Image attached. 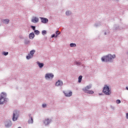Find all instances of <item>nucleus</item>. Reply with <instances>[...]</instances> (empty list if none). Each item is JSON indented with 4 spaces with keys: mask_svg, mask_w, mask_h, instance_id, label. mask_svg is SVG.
<instances>
[{
    "mask_svg": "<svg viewBox=\"0 0 128 128\" xmlns=\"http://www.w3.org/2000/svg\"><path fill=\"white\" fill-rule=\"evenodd\" d=\"M114 58H116V55L108 54V55L102 57V62H110L112 60H114Z\"/></svg>",
    "mask_w": 128,
    "mask_h": 128,
    "instance_id": "obj_1",
    "label": "nucleus"
},
{
    "mask_svg": "<svg viewBox=\"0 0 128 128\" xmlns=\"http://www.w3.org/2000/svg\"><path fill=\"white\" fill-rule=\"evenodd\" d=\"M103 92L106 96H110L112 94L110 87L106 85H105L103 88Z\"/></svg>",
    "mask_w": 128,
    "mask_h": 128,
    "instance_id": "obj_2",
    "label": "nucleus"
},
{
    "mask_svg": "<svg viewBox=\"0 0 128 128\" xmlns=\"http://www.w3.org/2000/svg\"><path fill=\"white\" fill-rule=\"evenodd\" d=\"M91 88H92V86H90V85L87 86L85 88H82V90H83V92H86V94H94V91L88 90H90Z\"/></svg>",
    "mask_w": 128,
    "mask_h": 128,
    "instance_id": "obj_3",
    "label": "nucleus"
},
{
    "mask_svg": "<svg viewBox=\"0 0 128 128\" xmlns=\"http://www.w3.org/2000/svg\"><path fill=\"white\" fill-rule=\"evenodd\" d=\"M6 96V93L2 92L1 94L0 98V104H4V98Z\"/></svg>",
    "mask_w": 128,
    "mask_h": 128,
    "instance_id": "obj_4",
    "label": "nucleus"
},
{
    "mask_svg": "<svg viewBox=\"0 0 128 128\" xmlns=\"http://www.w3.org/2000/svg\"><path fill=\"white\" fill-rule=\"evenodd\" d=\"M18 112L17 110H14L13 113L12 120L14 122H16L18 120Z\"/></svg>",
    "mask_w": 128,
    "mask_h": 128,
    "instance_id": "obj_5",
    "label": "nucleus"
},
{
    "mask_svg": "<svg viewBox=\"0 0 128 128\" xmlns=\"http://www.w3.org/2000/svg\"><path fill=\"white\" fill-rule=\"evenodd\" d=\"M36 52V50H32L30 52V54H28V56H26L27 60H30V58H32L34 57V53Z\"/></svg>",
    "mask_w": 128,
    "mask_h": 128,
    "instance_id": "obj_6",
    "label": "nucleus"
},
{
    "mask_svg": "<svg viewBox=\"0 0 128 128\" xmlns=\"http://www.w3.org/2000/svg\"><path fill=\"white\" fill-rule=\"evenodd\" d=\"M54 76V74H46L45 78L46 80H48V78H52Z\"/></svg>",
    "mask_w": 128,
    "mask_h": 128,
    "instance_id": "obj_7",
    "label": "nucleus"
},
{
    "mask_svg": "<svg viewBox=\"0 0 128 128\" xmlns=\"http://www.w3.org/2000/svg\"><path fill=\"white\" fill-rule=\"evenodd\" d=\"M64 94L66 96H72V92L70 91H66L64 92Z\"/></svg>",
    "mask_w": 128,
    "mask_h": 128,
    "instance_id": "obj_8",
    "label": "nucleus"
},
{
    "mask_svg": "<svg viewBox=\"0 0 128 128\" xmlns=\"http://www.w3.org/2000/svg\"><path fill=\"white\" fill-rule=\"evenodd\" d=\"M32 22H34V24H36V22H38V18L36 17H34L32 19Z\"/></svg>",
    "mask_w": 128,
    "mask_h": 128,
    "instance_id": "obj_9",
    "label": "nucleus"
},
{
    "mask_svg": "<svg viewBox=\"0 0 128 128\" xmlns=\"http://www.w3.org/2000/svg\"><path fill=\"white\" fill-rule=\"evenodd\" d=\"M62 84H64L62 83V82L60 80H58L57 82H56V86H62Z\"/></svg>",
    "mask_w": 128,
    "mask_h": 128,
    "instance_id": "obj_10",
    "label": "nucleus"
},
{
    "mask_svg": "<svg viewBox=\"0 0 128 128\" xmlns=\"http://www.w3.org/2000/svg\"><path fill=\"white\" fill-rule=\"evenodd\" d=\"M41 21H42V22L43 24H46V22H48V18H41Z\"/></svg>",
    "mask_w": 128,
    "mask_h": 128,
    "instance_id": "obj_11",
    "label": "nucleus"
},
{
    "mask_svg": "<svg viewBox=\"0 0 128 128\" xmlns=\"http://www.w3.org/2000/svg\"><path fill=\"white\" fill-rule=\"evenodd\" d=\"M34 38V33H31L29 35V38L30 40H32Z\"/></svg>",
    "mask_w": 128,
    "mask_h": 128,
    "instance_id": "obj_12",
    "label": "nucleus"
},
{
    "mask_svg": "<svg viewBox=\"0 0 128 128\" xmlns=\"http://www.w3.org/2000/svg\"><path fill=\"white\" fill-rule=\"evenodd\" d=\"M49 122H50V121L48 119L44 121V124H46V126H47V124H48Z\"/></svg>",
    "mask_w": 128,
    "mask_h": 128,
    "instance_id": "obj_13",
    "label": "nucleus"
},
{
    "mask_svg": "<svg viewBox=\"0 0 128 128\" xmlns=\"http://www.w3.org/2000/svg\"><path fill=\"white\" fill-rule=\"evenodd\" d=\"M28 124H32L34 122V120H32V117H31L30 119L28 121Z\"/></svg>",
    "mask_w": 128,
    "mask_h": 128,
    "instance_id": "obj_14",
    "label": "nucleus"
},
{
    "mask_svg": "<svg viewBox=\"0 0 128 128\" xmlns=\"http://www.w3.org/2000/svg\"><path fill=\"white\" fill-rule=\"evenodd\" d=\"M82 76H80L78 77V82H82Z\"/></svg>",
    "mask_w": 128,
    "mask_h": 128,
    "instance_id": "obj_15",
    "label": "nucleus"
},
{
    "mask_svg": "<svg viewBox=\"0 0 128 128\" xmlns=\"http://www.w3.org/2000/svg\"><path fill=\"white\" fill-rule=\"evenodd\" d=\"M38 64L39 68H42V66H44V64L43 63L38 62Z\"/></svg>",
    "mask_w": 128,
    "mask_h": 128,
    "instance_id": "obj_16",
    "label": "nucleus"
},
{
    "mask_svg": "<svg viewBox=\"0 0 128 128\" xmlns=\"http://www.w3.org/2000/svg\"><path fill=\"white\" fill-rule=\"evenodd\" d=\"M10 22V20L8 19H6L4 20V24H8Z\"/></svg>",
    "mask_w": 128,
    "mask_h": 128,
    "instance_id": "obj_17",
    "label": "nucleus"
},
{
    "mask_svg": "<svg viewBox=\"0 0 128 128\" xmlns=\"http://www.w3.org/2000/svg\"><path fill=\"white\" fill-rule=\"evenodd\" d=\"M70 46L71 48H73V47H74V46H76V44H73V43H72L70 44Z\"/></svg>",
    "mask_w": 128,
    "mask_h": 128,
    "instance_id": "obj_18",
    "label": "nucleus"
},
{
    "mask_svg": "<svg viewBox=\"0 0 128 128\" xmlns=\"http://www.w3.org/2000/svg\"><path fill=\"white\" fill-rule=\"evenodd\" d=\"M34 34H40V31L38 30H34Z\"/></svg>",
    "mask_w": 128,
    "mask_h": 128,
    "instance_id": "obj_19",
    "label": "nucleus"
},
{
    "mask_svg": "<svg viewBox=\"0 0 128 128\" xmlns=\"http://www.w3.org/2000/svg\"><path fill=\"white\" fill-rule=\"evenodd\" d=\"M60 34V32L58 31H56V36H58V34Z\"/></svg>",
    "mask_w": 128,
    "mask_h": 128,
    "instance_id": "obj_20",
    "label": "nucleus"
},
{
    "mask_svg": "<svg viewBox=\"0 0 128 128\" xmlns=\"http://www.w3.org/2000/svg\"><path fill=\"white\" fill-rule=\"evenodd\" d=\"M42 34H46V31L44 30L42 31Z\"/></svg>",
    "mask_w": 128,
    "mask_h": 128,
    "instance_id": "obj_21",
    "label": "nucleus"
},
{
    "mask_svg": "<svg viewBox=\"0 0 128 128\" xmlns=\"http://www.w3.org/2000/svg\"><path fill=\"white\" fill-rule=\"evenodd\" d=\"M66 16H70V12L69 11H67L66 12Z\"/></svg>",
    "mask_w": 128,
    "mask_h": 128,
    "instance_id": "obj_22",
    "label": "nucleus"
},
{
    "mask_svg": "<svg viewBox=\"0 0 128 128\" xmlns=\"http://www.w3.org/2000/svg\"><path fill=\"white\" fill-rule=\"evenodd\" d=\"M3 54H4V56H8V52H4Z\"/></svg>",
    "mask_w": 128,
    "mask_h": 128,
    "instance_id": "obj_23",
    "label": "nucleus"
},
{
    "mask_svg": "<svg viewBox=\"0 0 128 128\" xmlns=\"http://www.w3.org/2000/svg\"><path fill=\"white\" fill-rule=\"evenodd\" d=\"M116 104H120V100H118L116 101Z\"/></svg>",
    "mask_w": 128,
    "mask_h": 128,
    "instance_id": "obj_24",
    "label": "nucleus"
},
{
    "mask_svg": "<svg viewBox=\"0 0 128 128\" xmlns=\"http://www.w3.org/2000/svg\"><path fill=\"white\" fill-rule=\"evenodd\" d=\"M31 28H32V30H36V26H32Z\"/></svg>",
    "mask_w": 128,
    "mask_h": 128,
    "instance_id": "obj_25",
    "label": "nucleus"
},
{
    "mask_svg": "<svg viewBox=\"0 0 128 128\" xmlns=\"http://www.w3.org/2000/svg\"><path fill=\"white\" fill-rule=\"evenodd\" d=\"M42 108H46V104H43L42 105Z\"/></svg>",
    "mask_w": 128,
    "mask_h": 128,
    "instance_id": "obj_26",
    "label": "nucleus"
},
{
    "mask_svg": "<svg viewBox=\"0 0 128 128\" xmlns=\"http://www.w3.org/2000/svg\"><path fill=\"white\" fill-rule=\"evenodd\" d=\"M76 64H77V66H80V62H76Z\"/></svg>",
    "mask_w": 128,
    "mask_h": 128,
    "instance_id": "obj_27",
    "label": "nucleus"
},
{
    "mask_svg": "<svg viewBox=\"0 0 128 128\" xmlns=\"http://www.w3.org/2000/svg\"><path fill=\"white\" fill-rule=\"evenodd\" d=\"M6 126H10V123H9L8 124H6Z\"/></svg>",
    "mask_w": 128,
    "mask_h": 128,
    "instance_id": "obj_28",
    "label": "nucleus"
},
{
    "mask_svg": "<svg viewBox=\"0 0 128 128\" xmlns=\"http://www.w3.org/2000/svg\"><path fill=\"white\" fill-rule=\"evenodd\" d=\"M52 38H56V34H53L52 36Z\"/></svg>",
    "mask_w": 128,
    "mask_h": 128,
    "instance_id": "obj_29",
    "label": "nucleus"
},
{
    "mask_svg": "<svg viewBox=\"0 0 128 128\" xmlns=\"http://www.w3.org/2000/svg\"><path fill=\"white\" fill-rule=\"evenodd\" d=\"M126 118H128V113H126Z\"/></svg>",
    "mask_w": 128,
    "mask_h": 128,
    "instance_id": "obj_30",
    "label": "nucleus"
},
{
    "mask_svg": "<svg viewBox=\"0 0 128 128\" xmlns=\"http://www.w3.org/2000/svg\"><path fill=\"white\" fill-rule=\"evenodd\" d=\"M126 89L128 90V86L126 87Z\"/></svg>",
    "mask_w": 128,
    "mask_h": 128,
    "instance_id": "obj_31",
    "label": "nucleus"
}]
</instances>
